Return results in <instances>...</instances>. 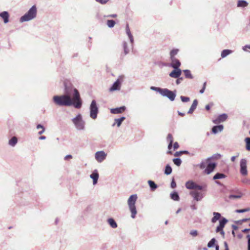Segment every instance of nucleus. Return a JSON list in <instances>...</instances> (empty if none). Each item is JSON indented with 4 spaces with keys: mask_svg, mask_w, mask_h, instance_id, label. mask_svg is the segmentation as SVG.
I'll return each instance as SVG.
<instances>
[{
    "mask_svg": "<svg viewBox=\"0 0 250 250\" xmlns=\"http://www.w3.org/2000/svg\"><path fill=\"white\" fill-rule=\"evenodd\" d=\"M171 172H172L171 167L169 165H167L166 167L165 173L167 175H169L171 173Z\"/></svg>",
    "mask_w": 250,
    "mask_h": 250,
    "instance_id": "obj_35",
    "label": "nucleus"
},
{
    "mask_svg": "<svg viewBox=\"0 0 250 250\" xmlns=\"http://www.w3.org/2000/svg\"><path fill=\"white\" fill-rule=\"evenodd\" d=\"M183 153V152H182V151L176 152L174 154V156H179L180 154H182Z\"/></svg>",
    "mask_w": 250,
    "mask_h": 250,
    "instance_id": "obj_55",
    "label": "nucleus"
},
{
    "mask_svg": "<svg viewBox=\"0 0 250 250\" xmlns=\"http://www.w3.org/2000/svg\"><path fill=\"white\" fill-rule=\"evenodd\" d=\"M190 195L192 196L193 199L197 201H200L202 198V194L196 191H191L189 193Z\"/></svg>",
    "mask_w": 250,
    "mask_h": 250,
    "instance_id": "obj_14",
    "label": "nucleus"
},
{
    "mask_svg": "<svg viewBox=\"0 0 250 250\" xmlns=\"http://www.w3.org/2000/svg\"><path fill=\"white\" fill-rule=\"evenodd\" d=\"M171 187L173 188H175L176 187V183L174 180H172V181L171 182Z\"/></svg>",
    "mask_w": 250,
    "mask_h": 250,
    "instance_id": "obj_52",
    "label": "nucleus"
},
{
    "mask_svg": "<svg viewBox=\"0 0 250 250\" xmlns=\"http://www.w3.org/2000/svg\"><path fill=\"white\" fill-rule=\"evenodd\" d=\"M126 108L125 106L111 109V112L113 114H119L124 112Z\"/></svg>",
    "mask_w": 250,
    "mask_h": 250,
    "instance_id": "obj_16",
    "label": "nucleus"
},
{
    "mask_svg": "<svg viewBox=\"0 0 250 250\" xmlns=\"http://www.w3.org/2000/svg\"><path fill=\"white\" fill-rule=\"evenodd\" d=\"M171 67H172L174 69H177L179 68V67L181 65V62H180L179 60L174 58H171Z\"/></svg>",
    "mask_w": 250,
    "mask_h": 250,
    "instance_id": "obj_15",
    "label": "nucleus"
},
{
    "mask_svg": "<svg viewBox=\"0 0 250 250\" xmlns=\"http://www.w3.org/2000/svg\"><path fill=\"white\" fill-rule=\"evenodd\" d=\"M181 70L179 68L174 69L169 74V76L171 78H178L181 75Z\"/></svg>",
    "mask_w": 250,
    "mask_h": 250,
    "instance_id": "obj_13",
    "label": "nucleus"
},
{
    "mask_svg": "<svg viewBox=\"0 0 250 250\" xmlns=\"http://www.w3.org/2000/svg\"><path fill=\"white\" fill-rule=\"evenodd\" d=\"M178 51L179 50L177 49L172 50L170 53V59L174 58L175 56L177 54Z\"/></svg>",
    "mask_w": 250,
    "mask_h": 250,
    "instance_id": "obj_33",
    "label": "nucleus"
},
{
    "mask_svg": "<svg viewBox=\"0 0 250 250\" xmlns=\"http://www.w3.org/2000/svg\"><path fill=\"white\" fill-rule=\"evenodd\" d=\"M216 164L211 161L210 158H208L202 161L199 165L200 169H204V173L206 174H209L213 171L216 167Z\"/></svg>",
    "mask_w": 250,
    "mask_h": 250,
    "instance_id": "obj_2",
    "label": "nucleus"
},
{
    "mask_svg": "<svg viewBox=\"0 0 250 250\" xmlns=\"http://www.w3.org/2000/svg\"><path fill=\"white\" fill-rule=\"evenodd\" d=\"M37 129H40V128H42V130L41 131L39 132V134L40 135L42 134L44 132V128L43 127V126L42 125H37Z\"/></svg>",
    "mask_w": 250,
    "mask_h": 250,
    "instance_id": "obj_43",
    "label": "nucleus"
},
{
    "mask_svg": "<svg viewBox=\"0 0 250 250\" xmlns=\"http://www.w3.org/2000/svg\"><path fill=\"white\" fill-rule=\"evenodd\" d=\"M216 250H219V246H216Z\"/></svg>",
    "mask_w": 250,
    "mask_h": 250,
    "instance_id": "obj_64",
    "label": "nucleus"
},
{
    "mask_svg": "<svg viewBox=\"0 0 250 250\" xmlns=\"http://www.w3.org/2000/svg\"><path fill=\"white\" fill-rule=\"evenodd\" d=\"M40 140H43L45 139V137L44 136H41L39 138Z\"/></svg>",
    "mask_w": 250,
    "mask_h": 250,
    "instance_id": "obj_62",
    "label": "nucleus"
},
{
    "mask_svg": "<svg viewBox=\"0 0 250 250\" xmlns=\"http://www.w3.org/2000/svg\"><path fill=\"white\" fill-rule=\"evenodd\" d=\"M125 120V117H122L120 118L115 119V123L117 124V126L118 127H119L121 125L122 123Z\"/></svg>",
    "mask_w": 250,
    "mask_h": 250,
    "instance_id": "obj_28",
    "label": "nucleus"
},
{
    "mask_svg": "<svg viewBox=\"0 0 250 250\" xmlns=\"http://www.w3.org/2000/svg\"><path fill=\"white\" fill-rule=\"evenodd\" d=\"M108 0H96L97 2H99L102 4H105Z\"/></svg>",
    "mask_w": 250,
    "mask_h": 250,
    "instance_id": "obj_48",
    "label": "nucleus"
},
{
    "mask_svg": "<svg viewBox=\"0 0 250 250\" xmlns=\"http://www.w3.org/2000/svg\"><path fill=\"white\" fill-rule=\"evenodd\" d=\"M228 220L226 218H223L219 222L220 227L224 228Z\"/></svg>",
    "mask_w": 250,
    "mask_h": 250,
    "instance_id": "obj_29",
    "label": "nucleus"
},
{
    "mask_svg": "<svg viewBox=\"0 0 250 250\" xmlns=\"http://www.w3.org/2000/svg\"><path fill=\"white\" fill-rule=\"evenodd\" d=\"M236 156H232L231 158V160L232 162H234L235 160V159H236Z\"/></svg>",
    "mask_w": 250,
    "mask_h": 250,
    "instance_id": "obj_61",
    "label": "nucleus"
},
{
    "mask_svg": "<svg viewBox=\"0 0 250 250\" xmlns=\"http://www.w3.org/2000/svg\"><path fill=\"white\" fill-rule=\"evenodd\" d=\"M167 141L169 142V143H172L173 141V138L171 134H168L167 137Z\"/></svg>",
    "mask_w": 250,
    "mask_h": 250,
    "instance_id": "obj_38",
    "label": "nucleus"
},
{
    "mask_svg": "<svg viewBox=\"0 0 250 250\" xmlns=\"http://www.w3.org/2000/svg\"><path fill=\"white\" fill-rule=\"evenodd\" d=\"M17 138L16 137H13L9 141V144L11 146H14L17 144Z\"/></svg>",
    "mask_w": 250,
    "mask_h": 250,
    "instance_id": "obj_27",
    "label": "nucleus"
},
{
    "mask_svg": "<svg viewBox=\"0 0 250 250\" xmlns=\"http://www.w3.org/2000/svg\"><path fill=\"white\" fill-rule=\"evenodd\" d=\"M179 146L177 142H175L173 144L174 149H177L179 148Z\"/></svg>",
    "mask_w": 250,
    "mask_h": 250,
    "instance_id": "obj_51",
    "label": "nucleus"
},
{
    "mask_svg": "<svg viewBox=\"0 0 250 250\" xmlns=\"http://www.w3.org/2000/svg\"><path fill=\"white\" fill-rule=\"evenodd\" d=\"M148 184L151 189L153 190L157 188V185L152 181L149 180L148 181Z\"/></svg>",
    "mask_w": 250,
    "mask_h": 250,
    "instance_id": "obj_30",
    "label": "nucleus"
},
{
    "mask_svg": "<svg viewBox=\"0 0 250 250\" xmlns=\"http://www.w3.org/2000/svg\"><path fill=\"white\" fill-rule=\"evenodd\" d=\"M198 104V101L197 100H194L193 102V103L189 108L188 113L191 114L192 113L193 111L196 109Z\"/></svg>",
    "mask_w": 250,
    "mask_h": 250,
    "instance_id": "obj_20",
    "label": "nucleus"
},
{
    "mask_svg": "<svg viewBox=\"0 0 250 250\" xmlns=\"http://www.w3.org/2000/svg\"><path fill=\"white\" fill-rule=\"evenodd\" d=\"M245 142L246 143V149L247 150H250V138H246L245 139Z\"/></svg>",
    "mask_w": 250,
    "mask_h": 250,
    "instance_id": "obj_36",
    "label": "nucleus"
},
{
    "mask_svg": "<svg viewBox=\"0 0 250 250\" xmlns=\"http://www.w3.org/2000/svg\"><path fill=\"white\" fill-rule=\"evenodd\" d=\"M185 186L187 188L189 189H198L200 190H203L205 188L206 186H202L197 185L196 183L193 181L189 180L186 183Z\"/></svg>",
    "mask_w": 250,
    "mask_h": 250,
    "instance_id": "obj_5",
    "label": "nucleus"
},
{
    "mask_svg": "<svg viewBox=\"0 0 250 250\" xmlns=\"http://www.w3.org/2000/svg\"><path fill=\"white\" fill-rule=\"evenodd\" d=\"M213 214L214 216L211 219V222L214 223L220 218L221 214L220 213L216 212H214Z\"/></svg>",
    "mask_w": 250,
    "mask_h": 250,
    "instance_id": "obj_21",
    "label": "nucleus"
},
{
    "mask_svg": "<svg viewBox=\"0 0 250 250\" xmlns=\"http://www.w3.org/2000/svg\"><path fill=\"white\" fill-rule=\"evenodd\" d=\"M183 81L182 78H178L177 80H176V83L179 84L182 81Z\"/></svg>",
    "mask_w": 250,
    "mask_h": 250,
    "instance_id": "obj_54",
    "label": "nucleus"
},
{
    "mask_svg": "<svg viewBox=\"0 0 250 250\" xmlns=\"http://www.w3.org/2000/svg\"><path fill=\"white\" fill-rule=\"evenodd\" d=\"M248 250H250V238L249 239L248 242Z\"/></svg>",
    "mask_w": 250,
    "mask_h": 250,
    "instance_id": "obj_58",
    "label": "nucleus"
},
{
    "mask_svg": "<svg viewBox=\"0 0 250 250\" xmlns=\"http://www.w3.org/2000/svg\"><path fill=\"white\" fill-rule=\"evenodd\" d=\"M232 52V51L229 49H225L223 50L221 53L222 58H225L228 55L230 54Z\"/></svg>",
    "mask_w": 250,
    "mask_h": 250,
    "instance_id": "obj_26",
    "label": "nucleus"
},
{
    "mask_svg": "<svg viewBox=\"0 0 250 250\" xmlns=\"http://www.w3.org/2000/svg\"><path fill=\"white\" fill-rule=\"evenodd\" d=\"M95 159L98 162H103L106 157V154L103 151H98L95 155Z\"/></svg>",
    "mask_w": 250,
    "mask_h": 250,
    "instance_id": "obj_10",
    "label": "nucleus"
},
{
    "mask_svg": "<svg viewBox=\"0 0 250 250\" xmlns=\"http://www.w3.org/2000/svg\"><path fill=\"white\" fill-rule=\"evenodd\" d=\"M248 5V3L246 1L241 0H239L237 3V6L238 7H247Z\"/></svg>",
    "mask_w": 250,
    "mask_h": 250,
    "instance_id": "obj_23",
    "label": "nucleus"
},
{
    "mask_svg": "<svg viewBox=\"0 0 250 250\" xmlns=\"http://www.w3.org/2000/svg\"><path fill=\"white\" fill-rule=\"evenodd\" d=\"M190 234L193 236H196L198 235V232L196 230H192L190 232Z\"/></svg>",
    "mask_w": 250,
    "mask_h": 250,
    "instance_id": "obj_47",
    "label": "nucleus"
},
{
    "mask_svg": "<svg viewBox=\"0 0 250 250\" xmlns=\"http://www.w3.org/2000/svg\"><path fill=\"white\" fill-rule=\"evenodd\" d=\"M206 82H205L204 83V85H203V87L202 88V89H201L200 90V92L201 93H203L205 90V88H206Z\"/></svg>",
    "mask_w": 250,
    "mask_h": 250,
    "instance_id": "obj_50",
    "label": "nucleus"
},
{
    "mask_svg": "<svg viewBox=\"0 0 250 250\" xmlns=\"http://www.w3.org/2000/svg\"><path fill=\"white\" fill-rule=\"evenodd\" d=\"M64 85L66 94L61 96H54L53 97V102L59 106H69L73 105L76 108H80L82 106V101L78 90L74 88V94L73 98H71L68 94L69 91L66 86L65 83H64Z\"/></svg>",
    "mask_w": 250,
    "mask_h": 250,
    "instance_id": "obj_1",
    "label": "nucleus"
},
{
    "mask_svg": "<svg viewBox=\"0 0 250 250\" xmlns=\"http://www.w3.org/2000/svg\"><path fill=\"white\" fill-rule=\"evenodd\" d=\"M172 147V143H169L168 145V149H171Z\"/></svg>",
    "mask_w": 250,
    "mask_h": 250,
    "instance_id": "obj_60",
    "label": "nucleus"
},
{
    "mask_svg": "<svg viewBox=\"0 0 250 250\" xmlns=\"http://www.w3.org/2000/svg\"><path fill=\"white\" fill-rule=\"evenodd\" d=\"M108 222L112 228H116L117 227V225L113 219H109L108 220Z\"/></svg>",
    "mask_w": 250,
    "mask_h": 250,
    "instance_id": "obj_25",
    "label": "nucleus"
},
{
    "mask_svg": "<svg viewBox=\"0 0 250 250\" xmlns=\"http://www.w3.org/2000/svg\"><path fill=\"white\" fill-rule=\"evenodd\" d=\"M215 238H212L208 244V247L210 248V247H212L214 244H215Z\"/></svg>",
    "mask_w": 250,
    "mask_h": 250,
    "instance_id": "obj_41",
    "label": "nucleus"
},
{
    "mask_svg": "<svg viewBox=\"0 0 250 250\" xmlns=\"http://www.w3.org/2000/svg\"><path fill=\"white\" fill-rule=\"evenodd\" d=\"M250 230V229H245L242 230L244 233H247Z\"/></svg>",
    "mask_w": 250,
    "mask_h": 250,
    "instance_id": "obj_57",
    "label": "nucleus"
},
{
    "mask_svg": "<svg viewBox=\"0 0 250 250\" xmlns=\"http://www.w3.org/2000/svg\"><path fill=\"white\" fill-rule=\"evenodd\" d=\"M161 95L167 97L172 101L174 100L176 96L175 93L167 88L163 89Z\"/></svg>",
    "mask_w": 250,
    "mask_h": 250,
    "instance_id": "obj_8",
    "label": "nucleus"
},
{
    "mask_svg": "<svg viewBox=\"0 0 250 250\" xmlns=\"http://www.w3.org/2000/svg\"><path fill=\"white\" fill-rule=\"evenodd\" d=\"M226 175L223 173H217L213 177V180L225 178Z\"/></svg>",
    "mask_w": 250,
    "mask_h": 250,
    "instance_id": "obj_24",
    "label": "nucleus"
},
{
    "mask_svg": "<svg viewBox=\"0 0 250 250\" xmlns=\"http://www.w3.org/2000/svg\"><path fill=\"white\" fill-rule=\"evenodd\" d=\"M0 17L3 19L4 22L6 23L9 21V14L7 12L4 11L0 13Z\"/></svg>",
    "mask_w": 250,
    "mask_h": 250,
    "instance_id": "obj_18",
    "label": "nucleus"
},
{
    "mask_svg": "<svg viewBox=\"0 0 250 250\" xmlns=\"http://www.w3.org/2000/svg\"><path fill=\"white\" fill-rule=\"evenodd\" d=\"M250 210V208L242 209H237L236 210V212L237 213H243L245 212H247Z\"/></svg>",
    "mask_w": 250,
    "mask_h": 250,
    "instance_id": "obj_44",
    "label": "nucleus"
},
{
    "mask_svg": "<svg viewBox=\"0 0 250 250\" xmlns=\"http://www.w3.org/2000/svg\"><path fill=\"white\" fill-rule=\"evenodd\" d=\"M228 116L226 114H223L219 115L216 119L213 120V122L215 124H219L226 120Z\"/></svg>",
    "mask_w": 250,
    "mask_h": 250,
    "instance_id": "obj_11",
    "label": "nucleus"
},
{
    "mask_svg": "<svg viewBox=\"0 0 250 250\" xmlns=\"http://www.w3.org/2000/svg\"><path fill=\"white\" fill-rule=\"evenodd\" d=\"M73 122L77 129L81 130L84 128V123L82 120V116L79 114L77 117L73 119Z\"/></svg>",
    "mask_w": 250,
    "mask_h": 250,
    "instance_id": "obj_6",
    "label": "nucleus"
},
{
    "mask_svg": "<svg viewBox=\"0 0 250 250\" xmlns=\"http://www.w3.org/2000/svg\"><path fill=\"white\" fill-rule=\"evenodd\" d=\"M224 128V126L223 125H216L212 127V132L216 134L219 132H221L223 130Z\"/></svg>",
    "mask_w": 250,
    "mask_h": 250,
    "instance_id": "obj_19",
    "label": "nucleus"
},
{
    "mask_svg": "<svg viewBox=\"0 0 250 250\" xmlns=\"http://www.w3.org/2000/svg\"><path fill=\"white\" fill-rule=\"evenodd\" d=\"M247 48H248V49H250V45H247L243 47V50H244V51H247Z\"/></svg>",
    "mask_w": 250,
    "mask_h": 250,
    "instance_id": "obj_56",
    "label": "nucleus"
},
{
    "mask_svg": "<svg viewBox=\"0 0 250 250\" xmlns=\"http://www.w3.org/2000/svg\"><path fill=\"white\" fill-rule=\"evenodd\" d=\"M72 158V156L71 155H67L64 157L65 160H67L68 159H70Z\"/></svg>",
    "mask_w": 250,
    "mask_h": 250,
    "instance_id": "obj_53",
    "label": "nucleus"
},
{
    "mask_svg": "<svg viewBox=\"0 0 250 250\" xmlns=\"http://www.w3.org/2000/svg\"><path fill=\"white\" fill-rule=\"evenodd\" d=\"M181 99L183 102H188L189 101V98L187 97L181 96Z\"/></svg>",
    "mask_w": 250,
    "mask_h": 250,
    "instance_id": "obj_46",
    "label": "nucleus"
},
{
    "mask_svg": "<svg viewBox=\"0 0 250 250\" xmlns=\"http://www.w3.org/2000/svg\"><path fill=\"white\" fill-rule=\"evenodd\" d=\"M248 220H250V219H249V218H248V219H245L243 220V222H246V221H247Z\"/></svg>",
    "mask_w": 250,
    "mask_h": 250,
    "instance_id": "obj_63",
    "label": "nucleus"
},
{
    "mask_svg": "<svg viewBox=\"0 0 250 250\" xmlns=\"http://www.w3.org/2000/svg\"><path fill=\"white\" fill-rule=\"evenodd\" d=\"M107 17L116 18L117 17V15L116 14L110 15H108L107 16Z\"/></svg>",
    "mask_w": 250,
    "mask_h": 250,
    "instance_id": "obj_59",
    "label": "nucleus"
},
{
    "mask_svg": "<svg viewBox=\"0 0 250 250\" xmlns=\"http://www.w3.org/2000/svg\"><path fill=\"white\" fill-rule=\"evenodd\" d=\"M125 30H126V34H127L129 39L130 40V41L131 42H133V36L132 35V34L131 33V32H130V29L129 27V25L128 24H127L126 25Z\"/></svg>",
    "mask_w": 250,
    "mask_h": 250,
    "instance_id": "obj_22",
    "label": "nucleus"
},
{
    "mask_svg": "<svg viewBox=\"0 0 250 250\" xmlns=\"http://www.w3.org/2000/svg\"><path fill=\"white\" fill-rule=\"evenodd\" d=\"M240 173L244 176L248 174L247 160L246 159H242L240 161Z\"/></svg>",
    "mask_w": 250,
    "mask_h": 250,
    "instance_id": "obj_9",
    "label": "nucleus"
},
{
    "mask_svg": "<svg viewBox=\"0 0 250 250\" xmlns=\"http://www.w3.org/2000/svg\"><path fill=\"white\" fill-rule=\"evenodd\" d=\"M90 117L93 119H95L97 118V114L98 112V108L97 106L96 102L95 100L92 101L90 107Z\"/></svg>",
    "mask_w": 250,
    "mask_h": 250,
    "instance_id": "obj_7",
    "label": "nucleus"
},
{
    "mask_svg": "<svg viewBox=\"0 0 250 250\" xmlns=\"http://www.w3.org/2000/svg\"><path fill=\"white\" fill-rule=\"evenodd\" d=\"M115 21L113 20H111L107 21V25L110 28L114 27L115 25Z\"/></svg>",
    "mask_w": 250,
    "mask_h": 250,
    "instance_id": "obj_34",
    "label": "nucleus"
},
{
    "mask_svg": "<svg viewBox=\"0 0 250 250\" xmlns=\"http://www.w3.org/2000/svg\"><path fill=\"white\" fill-rule=\"evenodd\" d=\"M137 199V196L136 194L131 195L127 200V204L129 210L131 212V217L134 218L137 214V210L135 207V203Z\"/></svg>",
    "mask_w": 250,
    "mask_h": 250,
    "instance_id": "obj_3",
    "label": "nucleus"
},
{
    "mask_svg": "<svg viewBox=\"0 0 250 250\" xmlns=\"http://www.w3.org/2000/svg\"><path fill=\"white\" fill-rule=\"evenodd\" d=\"M37 15V8L36 6H33L24 16L20 19L21 22L30 21L36 17Z\"/></svg>",
    "mask_w": 250,
    "mask_h": 250,
    "instance_id": "obj_4",
    "label": "nucleus"
},
{
    "mask_svg": "<svg viewBox=\"0 0 250 250\" xmlns=\"http://www.w3.org/2000/svg\"><path fill=\"white\" fill-rule=\"evenodd\" d=\"M242 196V194L241 193H238L237 195H230L229 196V198L230 199L232 198H235V199H238L241 198Z\"/></svg>",
    "mask_w": 250,
    "mask_h": 250,
    "instance_id": "obj_37",
    "label": "nucleus"
},
{
    "mask_svg": "<svg viewBox=\"0 0 250 250\" xmlns=\"http://www.w3.org/2000/svg\"><path fill=\"white\" fill-rule=\"evenodd\" d=\"M121 82L118 79L112 85V86L110 88L109 91L110 92H112L115 90H119L121 88Z\"/></svg>",
    "mask_w": 250,
    "mask_h": 250,
    "instance_id": "obj_12",
    "label": "nucleus"
},
{
    "mask_svg": "<svg viewBox=\"0 0 250 250\" xmlns=\"http://www.w3.org/2000/svg\"><path fill=\"white\" fill-rule=\"evenodd\" d=\"M123 45L125 51V54L126 55L128 53L129 51L127 48V44L126 42H124Z\"/></svg>",
    "mask_w": 250,
    "mask_h": 250,
    "instance_id": "obj_39",
    "label": "nucleus"
},
{
    "mask_svg": "<svg viewBox=\"0 0 250 250\" xmlns=\"http://www.w3.org/2000/svg\"><path fill=\"white\" fill-rule=\"evenodd\" d=\"M90 178L93 179V183L95 185L97 183L98 179L99 178V174L97 170H95L90 175Z\"/></svg>",
    "mask_w": 250,
    "mask_h": 250,
    "instance_id": "obj_17",
    "label": "nucleus"
},
{
    "mask_svg": "<svg viewBox=\"0 0 250 250\" xmlns=\"http://www.w3.org/2000/svg\"><path fill=\"white\" fill-rule=\"evenodd\" d=\"M213 105V103H210L206 105V109L207 110H209L210 109V107L212 106Z\"/></svg>",
    "mask_w": 250,
    "mask_h": 250,
    "instance_id": "obj_49",
    "label": "nucleus"
},
{
    "mask_svg": "<svg viewBox=\"0 0 250 250\" xmlns=\"http://www.w3.org/2000/svg\"><path fill=\"white\" fill-rule=\"evenodd\" d=\"M173 161L174 164L178 166H179L181 164V160L179 158L174 159Z\"/></svg>",
    "mask_w": 250,
    "mask_h": 250,
    "instance_id": "obj_40",
    "label": "nucleus"
},
{
    "mask_svg": "<svg viewBox=\"0 0 250 250\" xmlns=\"http://www.w3.org/2000/svg\"><path fill=\"white\" fill-rule=\"evenodd\" d=\"M150 88H151V89H152V90H154L157 92H159L161 94L162 90L163 89L159 88V87H154V86H151Z\"/></svg>",
    "mask_w": 250,
    "mask_h": 250,
    "instance_id": "obj_42",
    "label": "nucleus"
},
{
    "mask_svg": "<svg viewBox=\"0 0 250 250\" xmlns=\"http://www.w3.org/2000/svg\"><path fill=\"white\" fill-rule=\"evenodd\" d=\"M171 199L175 201H178L179 200V197L178 193L176 192H174L171 194L170 195Z\"/></svg>",
    "mask_w": 250,
    "mask_h": 250,
    "instance_id": "obj_31",
    "label": "nucleus"
},
{
    "mask_svg": "<svg viewBox=\"0 0 250 250\" xmlns=\"http://www.w3.org/2000/svg\"><path fill=\"white\" fill-rule=\"evenodd\" d=\"M184 72L185 73V76L188 79H192L193 77L190 73V71L188 70H184Z\"/></svg>",
    "mask_w": 250,
    "mask_h": 250,
    "instance_id": "obj_32",
    "label": "nucleus"
},
{
    "mask_svg": "<svg viewBox=\"0 0 250 250\" xmlns=\"http://www.w3.org/2000/svg\"><path fill=\"white\" fill-rule=\"evenodd\" d=\"M223 228H220V226L219 225V226L217 227V228H216V231L217 232H220V233H221V234H224V231H223Z\"/></svg>",
    "mask_w": 250,
    "mask_h": 250,
    "instance_id": "obj_45",
    "label": "nucleus"
}]
</instances>
